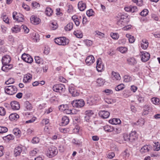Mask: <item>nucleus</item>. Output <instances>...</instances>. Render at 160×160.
<instances>
[{
    "label": "nucleus",
    "mask_w": 160,
    "mask_h": 160,
    "mask_svg": "<svg viewBox=\"0 0 160 160\" xmlns=\"http://www.w3.org/2000/svg\"><path fill=\"white\" fill-rule=\"evenodd\" d=\"M55 43L59 45L65 46L69 42V40L65 37H60L54 39Z\"/></svg>",
    "instance_id": "1"
},
{
    "label": "nucleus",
    "mask_w": 160,
    "mask_h": 160,
    "mask_svg": "<svg viewBox=\"0 0 160 160\" xmlns=\"http://www.w3.org/2000/svg\"><path fill=\"white\" fill-rule=\"evenodd\" d=\"M128 21L127 20V16L122 15L117 19V24L120 27H122L126 26Z\"/></svg>",
    "instance_id": "2"
},
{
    "label": "nucleus",
    "mask_w": 160,
    "mask_h": 160,
    "mask_svg": "<svg viewBox=\"0 0 160 160\" xmlns=\"http://www.w3.org/2000/svg\"><path fill=\"white\" fill-rule=\"evenodd\" d=\"M58 153V151L56 147L52 146L48 149L46 155L50 158H52L56 156Z\"/></svg>",
    "instance_id": "3"
},
{
    "label": "nucleus",
    "mask_w": 160,
    "mask_h": 160,
    "mask_svg": "<svg viewBox=\"0 0 160 160\" xmlns=\"http://www.w3.org/2000/svg\"><path fill=\"white\" fill-rule=\"evenodd\" d=\"M5 92L9 95H13L16 93L17 91V88L14 86H8L4 88Z\"/></svg>",
    "instance_id": "4"
},
{
    "label": "nucleus",
    "mask_w": 160,
    "mask_h": 160,
    "mask_svg": "<svg viewBox=\"0 0 160 160\" xmlns=\"http://www.w3.org/2000/svg\"><path fill=\"white\" fill-rule=\"evenodd\" d=\"M53 91L62 93L65 91V88L64 85L59 84L54 85L52 87Z\"/></svg>",
    "instance_id": "5"
},
{
    "label": "nucleus",
    "mask_w": 160,
    "mask_h": 160,
    "mask_svg": "<svg viewBox=\"0 0 160 160\" xmlns=\"http://www.w3.org/2000/svg\"><path fill=\"white\" fill-rule=\"evenodd\" d=\"M71 104L74 107L81 108L84 106L85 103L83 99H77L73 100L71 102Z\"/></svg>",
    "instance_id": "6"
},
{
    "label": "nucleus",
    "mask_w": 160,
    "mask_h": 160,
    "mask_svg": "<svg viewBox=\"0 0 160 160\" xmlns=\"http://www.w3.org/2000/svg\"><path fill=\"white\" fill-rule=\"evenodd\" d=\"M12 17L14 20L18 22H22L24 21L23 15L21 13H18L16 12H13Z\"/></svg>",
    "instance_id": "7"
},
{
    "label": "nucleus",
    "mask_w": 160,
    "mask_h": 160,
    "mask_svg": "<svg viewBox=\"0 0 160 160\" xmlns=\"http://www.w3.org/2000/svg\"><path fill=\"white\" fill-rule=\"evenodd\" d=\"M96 69L98 72H101L104 70V66L100 58H98L96 62Z\"/></svg>",
    "instance_id": "8"
},
{
    "label": "nucleus",
    "mask_w": 160,
    "mask_h": 160,
    "mask_svg": "<svg viewBox=\"0 0 160 160\" xmlns=\"http://www.w3.org/2000/svg\"><path fill=\"white\" fill-rule=\"evenodd\" d=\"M140 55L141 57V60L143 62H146L149 60L150 58L149 53L146 52H141Z\"/></svg>",
    "instance_id": "9"
},
{
    "label": "nucleus",
    "mask_w": 160,
    "mask_h": 160,
    "mask_svg": "<svg viewBox=\"0 0 160 160\" xmlns=\"http://www.w3.org/2000/svg\"><path fill=\"white\" fill-rule=\"evenodd\" d=\"M22 58L24 61L29 63H32L33 61L32 58L30 55L26 53L22 54Z\"/></svg>",
    "instance_id": "10"
},
{
    "label": "nucleus",
    "mask_w": 160,
    "mask_h": 160,
    "mask_svg": "<svg viewBox=\"0 0 160 160\" xmlns=\"http://www.w3.org/2000/svg\"><path fill=\"white\" fill-rule=\"evenodd\" d=\"M152 149V147L150 145L143 146L140 150V152L142 154L148 152Z\"/></svg>",
    "instance_id": "11"
},
{
    "label": "nucleus",
    "mask_w": 160,
    "mask_h": 160,
    "mask_svg": "<svg viewBox=\"0 0 160 160\" xmlns=\"http://www.w3.org/2000/svg\"><path fill=\"white\" fill-rule=\"evenodd\" d=\"M95 61V58L93 56L90 55L87 56L85 60V62L87 65H90L92 64Z\"/></svg>",
    "instance_id": "12"
},
{
    "label": "nucleus",
    "mask_w": 160,
    "mask_h": 160,
    "mask_svg": "<svg viewBox=\"0 0 160 160\" xmlns=\"http://www.w3.org/2000/svg\"><path fill=\"white\" fill-rule=\"evenodd\" d=\"M111 78L114 81H119L121 79L119 74L117 72L112 71L111 73Z\"/></svg>",
    "instance_id": "13"
},
{
    "label": "nucleus",
    "mask_w": 160,
    "mask_h": 160,
    "mask_svg": "<svg viewBox=\"0 0 160 160\" xmlns=\"http://www.w3.org/2000/svg\"><path fill=\"white\" fill-rule=\"evenodd\" d=\"M11 108L15 110H19L20 108V105L18 102L16 101H12L10 102Z\"/></svg>",
    "instance_id": "14"
},
{
    "label": "nucleus",
    "mask_w": 160,
    "mask_h": 160,
    "mask_svg": "<svg viewBox=\"0 0 160 160\" xmlns=\"http://www.w3.org/2000/svg\"><path fill=\"white\" fill-rule=\"evenodd\" d=\"M98 114L101 118H107L110 115V112L105 110L101 111L99 112Z\"/></svg>",
    "instance_id": "15"
},
{
    "label": "nucleus",
    "mask_w": 160,
    "mask_h": 160,
    "mask_svg": "<svg viewBox=\"0 0 160 160\" xmlns=\"http://www.w3.org/2000/svg\"><path fill=\"white\" fill-rule=\"evenodd\" d=\"M68 89L69 92L72 94V96L77 97L79 95V93L77 91V90L75 89V88L74 87L72 86H69Z\"/></svg>",
    "instance_id": "16"
},
{
    "label": "nucleus",
    "mask_w": 160,
    "mask_h": 160,
    "mask_svg": "<svg viewBox=\"0 0 160 160\" xmlns=\"http://www.w3.org/2000/svg\"><path fill=\"white\" fill-rule=\"evenodd\" d=\"M32 75L30 73H28L25 75L23 77V82L24 83H27L30 82L32 79Z\"/></svg>",
    "instance_id": "17"
},
{
    "label": "nucleus",
    "mask_w": 160,
    "mask_h": 160,
    "mask_svg": "<svg viewBox=\"0 0 160 160\" xmlns=\"http://www.w3.org/2000/svg\"><path fill=\"white\" fill-rule=\"evenodd\" d=\"M72 18L77 26H78L80 25V21H81L82 19L81 16L78 17L74 15L72 17Z\"/></svg>",
    "instance_id": "18"
},
{
    "label": "nucleus",
    "mask_w": 160,
    "mask_h": 160,
    "mask_svg": "<svg viewBox=\"0 0 160 160\" xmlns=\"http://www.w3.org/2000/svg\"><path fill=\"white\" fill-rule=\"evenodd\" d=\"M30 20L31 23L35 25H37L40 22V19L38 18L34 15H32L31 17Z\"/></svg>",
    "instance_id": "19"
},
{
    "label": "nucleus",
    "mask_w": 160,
    "mask_h": 160,
    "mask_svg": "<svg viewBox=\"0 0 160 160\" xmlns=\"http://www.w3.org/2000/svg\"><path fill=\"white\" fill-rule=\"evenodd\" d=\"M11 60V58L8 55H6L3 56L2 59V64H9Z\"/></svg>",
    "instance_id": "20"
},
{
    "label": "nucleus",
    "mask_w": 160,
    "mask_h": 160,
    "mask_svg": "<svg viewBox=\"0 0 160 160\" xmlns=\"http://www.w3.org/2000/svg\"><path fill=\"white\" fill-rule=\"evenodd\" d=\"M22 151V147L20 146H18L16 147L14 151V155L16 157L19 156Z\"/></svg>",
    "instance_id": "21"
},
{
    "label": "nucleus",
    "mask_w": 160,
    "mask_h": 160,
    "mask_svg": "<svg viewBox=\"0 0 160 160\" xmlns=\"http://www.w3.org/2000/svg\"><path fill=\"white\" fill-rule=\"evenodd\" d=\"M3 66L2 68V71L7 72L8 70H10L13 67V65L12 64H3Z\"/></svg>",
    "instance_id": "22"
},
{
    "label": "nucleus",
    "mask_w": 160,
    "mask_h": 160,
    "mask_svg": "<svg viewBox=\"0 0 160 160\" xmlns=\"http://www.w3.org/2000/svg\"><path fill=\"white\" fill-rule=\"evenodd\" d=\"M49 27L50 29L55 30L58 27L57 22L55 21H51L49 23Z\"/></svg>",
    "instance_id": "23"
},
{
    "label": "nucleus",
    "mask_w": 160,
    "mask_h": 160,
    "mask_svg": "<svg viewBox=\"0 0 160 160\" xmlns=\"http://www.w3.org/2000/svg\"><path fill=\"white\" fill-rule=\"evenodd\" d=\"M109 123L113 125L119 124L121 123V120L118 118H113L109 121Z\"/></svg>",
    "instance_id": "24"
},
{
    "label": "nucleus",
    "mask_w": 160,
    "mask_h": 160,
    "mask_svg": "<svg viewBox=\"0 0 160 160\" xmlns=\"http://www.w3.org/2000/svg\"><path fill=\"white\" fill-rule=\"evenodd\" d=\"M78 7L79 10L82 11H83L86 8V5L82 1H80L78 4Z\"/></svg>",
    "instance_id": "25"
},
{
    "label": "nucleus",
    "mask_w": 160,
    "mask_h": 160,
    "mask_svg": "<svg viewBox=\"0 0 160 160\" xmlns=\"http://www.w3.org/2000/svg\"><path fill=\"white\" fill-rule=\"evenodd\" d=\"M149 43L148 41L146 39H143L141 44L142 48L144 49H146L148 47Z\"/></svg>",
    "instance_id": "26"
},
{
    "label": "nucleus",
    "mask_w": 160,
    "mask_h": 160,
    "mask_svg": "<svg viewBox=\"0 0 160 160\" xmlns=\"http://www.w3.org/2000/svg\"><path fill=\"white\" fill-rule=\"evenodd\" d=\"M103 128L105 132H111L114 130V128L112 126L108 125L104 126Z\"/></svg>",
    "instance_id": "27"
},
{
    "label": "nucleus",
    "mask_w": 160,
    "mask_h": 160,
    "mask_svg": "<svg viewBox=\"0 0 160 160\" xmlns=\"http://www.w3.org/2000/svg\"><path fill=\"white\" fill-rule=\"evenodd\" d=\"M25 110L30 111L32 109V107L31 104L28 101H27L24 102V104Z\"/></svg>",
    "instance_id": "28"
},
{
    "label": "nucleus",
    "mask_w": 160,
    "mask_h": 160,
    "mask_svg": "<svg viewBox=\"0 0 160 160\" xmlns=\"http://www.w3.org/2000/svg\"><path fill=\"white\" fill-rule=\"evenodd\" d=\"M136 132L135 131H132L129 135V138L131 142H133L137 139Z\"/></svg>",
    "instance_id": "29"
},
{
    "label": "nucleus",
    "mask_w": 160,
    "mask_h": 160,
    "mask_svg": "<svg viewBox=\"0 0 160 160\" xmlns=\"http://www.w3.org/2000/svg\"><path fill=\"white\" fill-rule=\"evenodd\" d=\"M69 122V120L68 117L63 116L62 118L61 125L62 126L66 125Z\"/></svg>",
    "instance_id": "30"
},
{
    "label": "nucleus",
    "mask_w": 160,
    "mask_h": 160,
    "mask_svg": "<svg viewBox=\"0 0 160 160\" xmlns=\"http://www.w3.org/2000/svg\"><path fill=\"white\" fill-rule=\"evenodd\" d=\"M13 133L17 137H20L21 135V131L18 128H15L13 129Z\"/></svg>",
    "instance_id": "31"
},
{
    "label": "nucleus",
    "mask_w": 160,
    "mask_h": 160,
    "mask_svg": "<svg viewBox=\"0 0 160 160\" xmlns=\"http://www.w3.org/2000/svg\"><path fill=\"white\" fill-rule=\"evenodd\" d=\"M21 29L18 25H15L11 28L12 32L14 33H17L20 31Z\"/></svg>",
    "instance_id": "32"
},
{
    "label": "nucleus",
    "mask_w": 160,
    "mask_h": 160,
    "mask_svg": "<svg viewBox=\"0 0 160 160\" xmlns=\"http://www.w3.org/2000/svg\"><path fill=\"white\" fill-rule=\"evenodd\" d=\"M53 13V11L50 7H47L45 11V13L47 16H51Z\"/></svg>",
    "instance_id": "33"
},
{
    "label": "nucleus",
    "mask_w": 160,
    "mask_h": 160,
    "mask_svg": "<svg viewBox=\"0 0 160 160\" xmlns=\"http://www.w3.org/2000/svg\"><path fill=\"white\" fill-rule=\"evenodd\" d=\"M73 27V23L72 22H69L65 27L64 29L66 31H70L72 29Z\"/></svg>",
    "instance_id": "34"
},
{
    "label": "nucleus",
    "mask_w": 160,
    "mask_h": 160,
    "mask_svg": "<svg viewBox=\"0 0 160 160\" xmlns=\"http://www.w3.org/2000/svg\"><path fill=\"white\" fill-rule=\"evenodd\" d=\"M127 61L128 63L131 65H133L137 63L136 61L134 58H129L127 59Z\"/></svg>",
    "instance_id": "35"
},
{
    "label": "nucleus",
    "mask_w": 160,
    "mask_h": 160,
    "mask_svg": "<svg viewBox=\"0 0 160 160\" xmlns=\"http://www.w3.org/2000/svg\"><path fill=\"white\" fill-rule=\"evenodd\" d=\"M35 60L36 62L38 64H43V59L39 56H35Z\"/></svg>",
    "instance_id": "36"
},
{
    "label": "nucleus",
    "mask_w": 160,
    "mask_h": 160,
    "mask_svg": "<svg viewBox=\"0 0 160 160\" xmlns=\"http://www.w3.org/2000/svg\"><path fill=\"white\" fill-rule=\"evenodd\" d=\"M64 112L67 114H74L76 113V111L75 109H69L68 108H67Z\"/></svg>",
    "instance_id": "37"
},
{
    "label": "nucleus",
    "mask_w": 160,
    "mask_h": 160,
    "mask_svg": "<svg viewBox=\"0 0 160 160\" xmlns=\"http://www.w3.org/2000/svg\"><path fill=\"white\" fill-rule=\"evenodd\" d=\"M19 116L16 113H12L9 116V119L12 121L19 118Z\"/></svg>",
    "instance_id": "38"
},
{
    "label": "nucleus",
    "mask_w": 160,
    "mask_h": 160,
    "mask_svg": "<svg viewBox=\"0 0 160 160\" xmlns=\"http://www.w3.org/2000/svg\"><path fill=\"white\" fill-rule=\"evenodd\" d=\"M105 83V80L102 78H98L97 81V85L99 86H103Z\"/></svg>",
    "instance_id": "39"
},
{
    "label": "nucleus",
    "mask_w": 160,
    "mask_h": 160,
    "mask_svg": "<svg viewBox=\"0 0 160 160\" xmlns=\"http://www.w3.org/2000/svg\"><path fill=\"white\" fill-rule=\"evenodd\" d=\"M126 36L128 38L130 43H132L134 42L135 39L133 36L128 34H126Z\"/></svg>",
    "instance_id": "40"
},
{
    "label": "nucleus",
    "mask_w": 160,
    "mask_h": 160,
    "mask_svg": "<svg viewBox=\"0 0 160 160\" xmlns=\"http://www.w3.org/2000/svg\"><path fill=\"white\" fill-rule=\"evenodd\" d=\"M124 82H131L132 80V78L130 76L127 75H125L123 77Z\"/></svg>",
    "instance_id": "41"
},
{
    "label": "nucleus",
    "mask_w": 160,
    "mask_h": 160,
    "mask_svg": "<svg viewBox=\"0 0 160 160\" xmlns=\"http://www.w3.org/2000/svg\"><path fill=\"white\" fill-rule=\"evenodd\" d=\"M151 101L152 102L156 105H158L159 103V99L155 97H153L151 99Z\"/></svg>",
    "instance_id": "42"
},
{
    "label": "nucleus",
    "mask_w": 160,
    "mask_h": 160,
    "mask_svg": "<svg viewBox=\"0 0 160 160\" xmlns=\"http://www.w3.org/2000/svg\"><path fill=\"white\" fill-rule=\"evenodd\" d=\"M73 34L78 38H82L83 36L82 32L80 31L77 30L74 31Z\"/></svg>",
    "instance_id": "43"
},
{
    "label": "nucleus",
    "mask_w": 160,
    "mask_h": 160,
    "mask_svg": "<svg viewBox=\"0 0 160 160\" xmlns=\"http://www.w3.org/2000/svg\"><path fill=\"white\" fill-rule=\"evenodd\" d=\"M100 99V97L98 95H96L92 98L91 101L92 102L93 104H95Z\"/></svg>",
    "instance_id": "44"
},
{
    "label": "nucleus",
    "mask_w": 160,
    "mask_h": 160,
    "mask_svg": "<svg viewBox=\"0 0 160 160\" xmlns=\"http://www.w3.org/2000/svg\"><path fill=\"white\" fill-rule=\"evenodd\" d=\"M32 38L34 41L36 42H38L40 39L39 35L36 34V33L33 34Z\"/></svg>",
    "instance_id": "45"
},
{
    "label": "nucleus",
    "mask_w": 160,
    "mask_h": 160,
    "mask_svg": "<svg viewBox=\"0 0 160 160\" xmlns=\"http://www.w3.org/2000/svg\"><path fill=\"white\" fill-rule=\"evenodd\" d=\"M150 108L148 105H147L145 106L144 109L143 110V114L144 115H146L148 114L149 110H150Z\"/></svg>",
    "instance_id": "46"
},
{
    "label": "nucleus",
    "mask_w": 160,
    "mask_h": 160,
    "mask_svg": "<svg viewBox=\"0 0 160 160\" xmlns=\"http://www.w3.org/2000/svg\"><path fill=\"white\" fill-rule=\"evenodd\" d=\"M145 120L142 118L139 119L137 122V124L142 126L145 123Z\"/></svg>",
    "instance_id": "47"
},
{
    "label": "nucleus",
    "mask_w": 160,
    "mask_h": 160,
    "mask_svg": "<svg viewBox=\"0 0 160 160\" xmlns=\"http://www.w3.org/2000/svg\"><path fill=\"white\" fill-rule=\"evenodd\" d=\"M125 88L124 85L123 84H120L115 87V89L117 91H119L123 90Z\"/></svg>",
    "instance_id": "48"
},
{
    "label": "nucleus",
    "mask_w": 160,
    "mask_h": 160,
    "mask_svg": "<svg viewBox=\"0 0 160 160\" xmlns=\"http://www.w3.org/2000/svg\"><path fill=\"white\" fill-rule=\"evenodd\" d=\"M117 49L121 53H124L127 52V48L125 47H121L118 48Z\"/></svg>",
    "instance_id": "49"
},
{
    "label": "nucleus",
    "mask_w": 160,
    "mask_h": 160,
    "mask_svg": "<svg viewBox=\"0 0 160 160\" xmlns=\"http://www.w3.org/2000/svg\"><path fill=\"white\" fill-rule=\"evenodd\" d=\"M86 14L89 17L94 16L95 12L92 9H90L87 11Z\"/></svg>",
    "instance_id": "50"
},
{
    "label": "nucleus",
    "mask_w": 160,
    "mask_h": 160,
    "mask_svg": "<svg viewBox=\"0 0 160 160\" xmlns=\"http://www.w3.org/2000/svg\"><path fill=\"white\" fill-rule=\"evenodd\" d=\"M8 130V129L6 127L0 126V134L7 132Z\"/></svg>",
    "instance_id": "51"
},
{
    "label": "nucleus",
    "mask_w": 160,
    "mask_h": 160,
    "mask_svg": "<svg viewBox=\"0 0 160 160\" xmlns=\"http://www.w3.org/2000/svg\"><path fill=\"white\" fill-rule=\"evenodd\" d=\"M110 36L114 40H117L119 37V35L118 33H113L110 34Z\"/></svg>",
    "instance_id": "52"
},
{
    "label": "nucleus",
    "mask_w": 160,
    "mask_h": 160,
    "mask_svg": "<svg viewBox=\"0 0 160 160\" xmlns=\"http://www.w3.org/2000/svg\"><path fill=\"white\" fill-rule=\"evenodd\" d=\"M59 110L64 112L67 108H68L67 104L62 105L59 107Z\"/></svg>",
    "instance_id": "53"
},
{
    "label": "nucleus",
    "mask_w": 160,
    "mask_h": 160,
    "mask_svg": "<svg viewBox=\"0 0 160 160\" xmlns=\"http://www.w3.org/2000/svg\"><path fill=\"white\" fill-rule=\"evenodd\" d=\"M14 138V136L11 134H9L4 137L5 140H7L8 141L13 139Z\"/></svg>",
    "instance_id": "54"
},
{
    "label": "nucleus",
    "mask_w": 160,
    "mask_h": 160,
    "mask_svg": "<svg viewBox=\"0 0 160 160\" xmlns=\"http://www.w3.org/2000/svg\"><path fill=\"white\" fill-rule=\"evenodd\" d=\"M40 141V139L39 138L37 137H33L32 140V142L33 144L38 143Z\"/></svg>",
    "instance_id": "55"
},
{
    "label": "nucleus",
    "mask_w": 160,
    "mask_h": 160,
    "mask_svg": "<svg viewBox=\"0 0 160 160\" xmlns=\"http://www.w3.org/2000/svg\"><path fill=\"white\" fill-rule=\"evenodd\" d=\"M6 111L5 109L3 107H0V115L4 116L6 114Z\"/></svg>",
    "instance_id": "56"
},
{
    "label": "nucleus",
    "mask_w": 160,
    "mask_h": 160,
    "mask_svg": "<svg viewBox=\"0 0 160 160\" xmlns=\"http://www.w3.org/2000/svg\"><path fill=\"white\" fill-rule=\"evenodd\" d=\"M123 138L124 140L126 141L130 142V139L129 138V135L127 133H124L123 134Z\"/></svg>",
    "instance_id": "57"
},
{
    "label": "nucleus",
    "mask_w": 160,
    "mask_h": 160,
    "mask_svg": "<svg viewBox=\"0 0 160 160\" xmlns=\"http://www.w3.org/2000/svg\"><path fill=\"white\" fill-rule=\"evenodd\" d=\"M137 98L139 102H142L144 101V97L141 95H139L137 96Z\"/></svg>",
    "instance_id": "58"
},
{
    "label": "nucleus",
    "mask_w": 160,
    "mask_h": 160,
    "mask_svg": "<svg viewBox=\"0 0 160 160\" xmlns=\"http://www.w3.org/2000/svg\"><path fill=\"white\" fill-rule=\"evenodd\" d=\"M148 13V11L147 9H145L143 10L140 13V14L143 17L146 16Z\"/></svg>",
    "instance_id": "59"
},
{
    "label": "nucleus",
    "mask_w": 160,
    "mask_h": 160,
    "mask_svg": "<svg viewBox=\"0 0 160 160\" xmlns=\"http://www.w3.org/2000/svg\"><path fill=\"white\" fill-rule=\"evenodd\" d=\"M132 1L139 6H141L142 5V0H132Z\"/></svg>",
    "instance_id": "60"
},
{
    "label": "nucleus",
    "mask_w": 160,
    "mask_h": 160,
    "mask_svg": "<svg viewBox=\"0 0 160 160\" xmlns=\"http://www.w3.org/2000/svg\"><path fill=\"white\" fill-rule=\"evenodd\" d=\"M85 114L86 116H91L94 113L93 111L91 110H88L85 112Z\"/></svg>",
    "instance_id": "61"
},
{
    "label": "nucleus",
    "mask_w": 160,
    "mask_h": 160,
    "mask_svg": "<svg viewBox=\"0 0 160 160\" xmlns=\"http://www.w3.org/2000/svg\"><path fill=\"white\" fill-rule=\"evenodd\" d=\"M38 151L37 148H35L32 150L30 152L29 154L30 156H35L37 153V151Z\"/></svg>",
    "instance_id": "62"
},
{
    "label": "nucleus",
    "mask_w": 160,
    "mask_h": 160,
    "mask_svg": "<svg viewBox=\"0 0 160 160\" xmlns=\"http://www.w3.org/2000/svg\"><path fill=\"white\" fill-rule=\"evenodd\" d=\"M153 147L154 150L158 151L160 149V145L159 144L158 142L155 143Z\"/></svg>",
    "instance_id": "63"
},
{
    "label": "nucleus",
    "mask_w": 160,
    "mask_h": 160,
    "mask_svg": "<svg viewBox=\"0 0 160 160\" xmlns=\"http://www.w3.org/2000/svg\"><path fill=\"white\" fill-rule=\"evenodd\" d=\"M115 156V154L113 152H109L107 155V157L109 159H111L114 158Z\"/></svg>",
    "instance_id": "64"
}]
</instances>
